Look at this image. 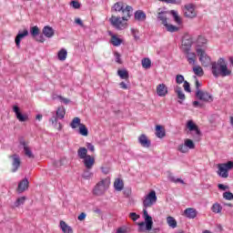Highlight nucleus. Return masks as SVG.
<instances>
[{
	"mask_svg": "<svg viewBox=\"0 0 233 233\" xmlns=\"http://www.w3.org/2000/svg\"><path fill=\"white\" fill-rule=\"evenodd\" d=\"M116 233H128V228L127 227H120L116 229Z\"/></svg>",
	"mask_w": 233,
	"mask_h": 233,
	"instance_id": "6e6d98bb",
	"label": "nucleus"
},
{
	"mask_svg": "<svg viewBox=\"0 0 233 233\" xmlns=\"http://www.w3.org/2000/svg\"><path fill=\"white\" fill-rule=\"evenodd\" d=\"M136 21H147V14L143 10H137L135 12Z\"/></svg>",
	"mask_w": 233,
	"mask_h": 233,
	"instance_id": "b1692460",
	"label": "nucleus"
},
{
	"mask_svg": "<svg viewBox=\"0 0 233 233\" xmlns=\"http://www.w3.org/2000/svg\"><path fill=\"white\" fill-rule=\"evenodd\" d=\"M157 203V195L155 190H151L147 195H146L143 198V218L145 221L139 222L138 232H147L152 230V227H154V220H152V217L148 215V210L147 208H150V207H154Z\"/></svg>",
	"mask_w": 233,
	"mask_h": 233,
	"instance_id": "f257e3e1",
	"label": "nucleus"
},
{
	"mask_svg": "<svg viewBox=\"0 0 233 233\" xmlns=\"http://www.w3.org/2000/svg\"><path fill=\"white\" fill-rule=\"evenodd\" d=\"M86 148L87 149V150H89V152H96V147L94 146V144H92V143H90V142H87L86 144Z\"/></svg>",
	"mask_w": 233,
	"mask_h": 233,
	"instance_id": "864d4df0",
	"label": "nucleus"
},
{
	"mask_svg": "<svg viewBox=\"0 0 233 233\" xmlns=\"http://www.w3.org/2000/svg\"><path fill=\"white\" fill-rule=\"evenodd\" d=\"M185 76L183 75H177L176 76V83L177 85H181L182 83H185Z\"/></svg>",
	"mask_w": 233,
	"mask_h": 233,
	"instance_id": "3c124183",
	"label": "nucleus"
},
{
	"mask_svg": "<svg viewBox=\"0 0 233 233\" xmlns=\"http://www.w3.org/2000/svg\"><path fill=\"white\" fill-rule=\"evenodd\" d=\"M211 74L213 77L218 79L219 76L221 77H227L232 74V71L229 70L227 64H225V58L220 57L217 62L211 63Z\"/></svg>",
	"mask_w": 233,
	"mask_h": 233,
	"instance_id": "f03ea898",
	"label": "nucleus"
},
{
	"mask_svg": "<svg viewBox=\"0 0 233 233\" xmlns=\"http://www.w3.org/2000/svg\"><path fill=\"white\" fill-rule=\"evenodd\" d=\"M70 5L75 8V10H78V8H81V4L76 0L71 1Z\"/></svg>",
	"mask_w": 233,
	"mask_h": 233,
	"instance_id": "603ef678",
	"label": "nucleus"
},
{
	"mask_svg": "<svg viewBox=\"0 0 233 233\" xmlns=\"http://www.w3.org/2000/svg\"><path fill=\"white\" fill-rule=\"evenodd\" d=\"M11 158L13 159V169L12 172H15L16 170H19V167H21V157L17 154H14L11 156Z\"/></svg>",
	"mask_w": 233,
	"mask_h": 233,
	"instance_id": "6ab92c4d",
	"label": "nucleus"
},
{
	"mask_svg": "<svg viewBox=\"0 0 233 233\" xmlns=\"http://www.w3.org/2000/svg\"><path fill=\"white\" fill-rule=\"evenodd\" d=\"M42 34L45 35V37H47V39H52L54 35H56V30L50 25L44 26L42 30Z\"/></svg>",
	"mask_w": 233,
	"mask_h": 233,
	"instance_id": "f3484780",
	"label": "nucleus"
},
{
	"mask_svg": "<svg viewBox=\"0 0 233 233\" xmlns=\"http://www.w3.org/2000/svg\"><path fill=\"white\" fill-rule=\"evenodd\" d=\"M134 12V8L131 6V11L128 12H122L123 16H122V20L123 21H128L129 17H132V13Z\"/></svg>",
	"mask_w": 233,
	"mask_h": 233,
	"instance_id": "a18cd8bd",
	"label": "nucleus"
},
{
	"mask_svg": "<svg viewBox=\"0 0 233 233\" xmlns=\"http://www.w3.org/2000/svg\"><path fill=\"white\" fill-rule=\"evenodd\" d=\"M59 101H61V103H64V105H68V103H70V99L63 97L61 96H57Z\"/></svg>",
	"mask_w": 233,
	"mask_h": 233,
	"instance_id": "13d9d810",
	"label": "nucleus"
},
{
	"mask_svg": "<svg viewBox=\"0 0 233 233\" xmlns=\"http://www.w3.org/2000/svg\"><path fill=\"white\" fill-rule=\"evenodd\" d=\"M91 169L86 168L82 174L83 179H90L92 176H94V173L90 171Z\"/></svg>",
	"mask_w": 233,
	"mask_h": 233,
	"instance_id": "ea45409f",
	"label": "nucleus"
},
{
	"mask_svg": "<svg viewBox=\"0 0 233 233\" xmlns=\"http://www.w3.org/2000/svg\"><path fill=\"white\" fill-rule=\"evenodd\" d=\"M77 219H78V221H83V220L86 219V213L82 212V213L78 216Z\"/></svg>",
	"mask_w": 233,
	"mask_h": 233,
	"instance_id": "bf43d9fd",
	"label": "nucleus"
},
{
	"mask_svg": "<svg viewBox=\"0 0 233 233\" xmlns=\"http://www.w3.org/2000/svg\"><path fill=\"white\" fill-rule=\"evenodd\" d=\"M162 3H167V5H181V0H159Z\"/></svg>",
	"mask_w": 233,
	"mask_h": 233,
	"instance_id": "8fccbe9b",
	"label": "nucleus"
},
{
	"mask_svg": "<svg viewBox=\"0 0 233 233\" xmlns=\"http://www.w3.org/2000/svg\"><path fill=\"white\" fill-rule=\"evenodd\" d=\"M111 25L116 28V30H121V26H123V17L120 16H111L109 19Z\"/></svg>",
	"mask_w": 233,
	"mask_h": 233,
	"instance_id": "ddd939ff",
	"label": "nucleus"
},
{
	"mask_svg": "<svg viewBox=\"0 0 233 233\" xmlns=\"http://www.w3.org/2000/svg\"><path fill=\"white\" fill-rule=\"evenodd\" d=\"M121 43H123V39L117 37V35H113L111 36V44L113 46H120Z\"/></svg>",
	"mask_w": 233,
	"mask_h": 233,
	"instance_id": "7c9ffc66",
	"label": "nucleus"
},
{
	"mask_svg": "<svg viewBox=\"0 0 233 233\" xmlns=\"http://www.w3.org/2000/svg\"><path fill=\"white\" fill-rule=\"evenodd\" d=\"M168 94V87L165 84H159L157 86V96L159 97H165Z\"/></svg>",
	"mask_w": 233,
	"mask_h": 233,
	"instance_id": "4468645a",
	"label": "nucleus"
},
{
	"mask_svg": "<svg viewBox=\"0 0 233 233\" xmlns=\"http://www.w3.org/2000/svg\"><path fill=\"white\" fill-rule=\"evenodd\" d=\"M119 86H120V88H123V90H127L128 89V86L125 82H121L119 84Z\"/></svg>",
	"mask_w": 233,
	"mask_h": 233,
	"instance_id": "0e129e2a",
	"label": "nucleus"
},
{
	"mask_svg": "<svg viewBox=\"0 0 233 233\" xmlns=\"http://www.w3.org/2000/svg\"><path fill=\"white\" fill-rule=\"evenodd\" d=\"M194 40H192V37L188 35H185L182 39L181 50L187 55L186 59L189 65H196V54L191 52Z\"/></svg>",
	"mask_w": 233,
	"mask_h": 233,
	"instance_id": "7ed1b4c3",
	"label": "nucleus"
},
{
	"mask_svg": "<svg viewBox=\"0 0 233 233\" xmlns=\"http://www.w3.org/2000/svg\"><path fill=\"white\" fill-rule=\"evenodd\" d=\"M224 199H227L228 201H232L233 199V194L230 191H226L223 193Z\"/></svg>",
	"mask_w": 233,
	"mask_h": 233,
	"instance_id": "de8ad7c7",
	"label": "nucleus"
},
{
	"mask_svg": "<svg viewBox=\"0 0 233 233\" xmlns=\"http://www.w3.org/2000/svg\"><path fill=\"white\" fill-rule=\"evenodd\" d=\"M169 181H171V183H180V185H185V181L181 178H177L174 176H169L168 177Z\"/></svg>",
	"mask_w": 233,
	"mask_h": 233,
	"instance_id": "c03bdc74",
	"label": "nucleus"
},
{
	"mask_svg": "<svg viewBox=\"0 0 233 233\" xmlns=\"http://www.w3.org/2000/svg\"><path fill=\"white\" fill-rule=\"evenodd\" d=\"M164 26L166 27L167 32H170L171 34H174L175 32H179V27L174 25L166 24V25Z\"/></svg>",
	"mask_w": 233,
	"mask_h": 233,
	"instance_id": "2f4dec72",
	"label": "nucleus"
},
{
	"mask_svg": "<svg viewBox=\"0 0 233 233\" xmlns=\"http://www.w3.org/2000/svg\"><path fill=\"white\" fill-rule=\"evenodd\" d=\"M30 34L32 37H37V35H39V27H37V25L31 27Z\"/></svg>",
	"mask_w": 233,
	"mask_h": 233,
	"instance_id": "79ce46f5",
	"label": "nucleus"
},
{
	"mask_svg": "<svg viewBox=\"0 0 233 233\" xmlns=\"http://www.w3.org/2000/svg\"><path fill=\"white\" fill-rule=\"evenodd\" d=\"M88 149L86 147H79L77 150V157L79 159H85L86 157H88Z\"/></svg>",
	"mask_w": 233,
	"mask_h": 233,
	"instance_id": "a878e982",
	"label": "nucleus"
},
{
	"mask_svg": "<svg viewBox=\"0 0 233 233\" xmlns=\"http://www.w3.org/2000/svg\"><path fill=\"white\" fill-rule=\"evenodd\" d=\"M28 178H24L18 183L17 192L18 194H23L25 190L28 189Z\"/></svg>",
	"mask_w": 233,
	"mask_h": 233,
	"instance_id": "4be33fe9",
	"label": "nucleus"
},
{
	"mask_svg": "<svg viewBox=\"0 0 233 233\" xmlns=\"http://www.w3.org/2000/svg\"><path fill=\"white\" fill-rule=\"evenodd\" d=\"M37 41L39 43H45V36H43V35H40L37 38Z\"/></svg>",
	"mask_w": 233,
	"mask_h": 233,
	"instance_id": "338daca9",
	"label": "nucleus"
},
{
	"mask_svg": "<svg viewBox=\"0 0 233 233\" xmlns=\"http://www.w3.org/2000/svg\"><path fill=\"white\" fill-rule=\"evenodd\" d=\"M20 146L23 147L25 156L30 159H34V153H32V149L26 146V141H25V139L20 140Z\"/></svg>",
	"mask_w": 233,
	"mask_h": 233,
	"instance_id": "aec40b11",
	"label": "nucleus"
},
{
	"mask_svg": "<svg viewBox=\"0 0 233 233\" xmlns=\"http://www.w3.org/2000/svg\"><path fill=\"white\" fill-rule=\"evenodd\" d=\"M156 136H157V137H159L160 139H162V137H165V136H167V133L165 132L163 126L157 125L156 127Z\"/></svg>",
	"mask_w": 233,
	"mask_h": 233,
	"instance_id": "cd10ccee",
	"label": "nucleus"
},
{
	"mask_svg": "<svg viewBox=\"0 0 233 233\" xmlns=\"http://www.w3.org/2000/svg\"><path fill=\"white\" fill-rule=\"evenodd\" d=\"M184 90L188 93L192 92V89L190 88V83H188L187 80L184 81Z\"/></svg>",
	"mask_w": 233,
	"mask_h": 233,
	"instance_id": "5fc2aeb1",
	"label": "nucleus"
},
{
	"mask_svg": "<svg viewBox=\"0 0 233 233\" xmlns=\"http://www.w3.org/2000/svg\"><path fill=\"white\" fill-rule=\"evenodd\" d=\"M117 74L120 79H128L129 77L128 71H127V69H119Z\"/></svg>",
	"mask_w": 233,
	"mask_h": 233,
	"instance_id": "4c0bfd02",
	"label": "nucleus"
},
{
	"mask_svg": "<svg viewBox=\"0 0 233 233\" xmlns=\"http://www.w3.org/2000/svg\"><path fill=\"white\" fill-rule=\"evenodd\" d=\"M178 152H181L182 154H187L188 152V148L187 147L186 144H180L177 148Z\"/></svg>",
	"mask_w": 233,
	"mask_h": 233,
	"instance_id": "09e8293b",
	"label": "nucleus"
},
{
	"mask_svg": "<svg viewBox=\"0 0 233 233\" xmlns=\"http://www.w3.org/2000/svg\"><path fill=\"white\" fill-rule=\"evenodd\" d=\"M187 128L190 132H195L197 136H201V130H199V127H198V125H196V123H194L193 120H188L187 122Z\"/></svg>",
	"mask_w": 233,
	"mask_h": 233,
	"instance_id": "a211bd4d",
	"label": "nucleus"
},
{
	"mask_svg": "<svg viewBox=\"0 0 233 233\" xmlns=\"http://www.w3.org/2000/svg\"><path fill=\"white\" fill-rule=\"evenodd\" d=\"M81 125L83 124L81 123V118L79 117H75L70 123V127L73 129L77 128V127H81Z\"/></svg>",
	"mask_w": 233,
	"mask_h": 233,
	"instance_id": "f704fd0d",
	"label": "nucleus"
},
{
	"mask_svg": "<svg viewBox=\"0 0 233 233\" xmlns=\"http://www.w3.org/2000/svg\"><path fill=\"white\" fill-rule=\"evenodd\" d=\"M66 114V110L63 106H59L56 109V114L54 115L50 119L49 123L55 127V128L61 131L63 129V125H61V122H58V119H65V116Z\"/></svg>",
	"mask_w": 233,
	"mask_h": 233,
	"instance_id": "20e7f679",
	"label": "nucleus"
},
{
	"mask_svg": "<svg viewBox=\"0 0 233 233\" xmlns=\"http://www.w3.org/2000/svg\"><path fill=\"white\" fill-rule=\"evenodd\" d=\"M184 144L186 145L187 148H189L190 150L196 148V144H194V141L191 139H186Z\"/></svg>",
	"mask_w": 233,
	"mask_h": 233,
	"instance_id": "37998d69",
	"label": "nucleus"
},
{
	"mask_svg": "<svg viewBox=\"0 0 233 233\" xmlns=\"http://www.w3.org/2000/svg\"><path fill=\"white\" fill-rule=\"evenodd\" d=\"M157 21H161L162 25L165 26L167 24H168L167 20V12L161 11L157 14Z\"/></svg>",
	"mask_w": 233,
	"mask_h": 233,
	"instance_id": "bb28decb",
	"label": "nucleus"
},
{
	"mask_svg": "<svg viewBox=\"0 0 233 233\" xmlns=\"http://www.w3.org/2000/svg\"><path fill=\"white\" fill-rule=\"evenodd\" d=\"M184 214L188 219H196L198 217V210L194 208H187L184 210Z\"/></svg>",
	"mask_w": 233,
	"mask_h": 233,
	"instance_id": "412c9836",
	"label": "nucleus"
},
{
	"mask_svg": "<svg viewBox=\"0 0 233 233\" xmlns=\"http://www.w3.org/2000/svg\"><path fill=\"white\" fill-rule=\"evenodd\" d=\"M196 52L198 56H199V61L203 66H208L210 65L211 58L207 55L205 50L201 48V45L197 46Z\"/></svg>",
	"mask_w": 233,
	"mask_h": 233,
	"instance_id": "0eeeda50",
	"label": "nucleus"
},
{
	"mask_svg": "<svg viewBox=\"0 0 233 233\" xmlns=\"http://www.w3.org/2000/svg\"><path fill=\"white\" fill-rule=\"evenodd\" d=\"M28 35V30L25 29L23 32L19 31L15 38V43L17 48H21V40Z\"/></svg>",
	"mask_w": 233,
	"mask_h": 233,
	"instance_id": "dca6fc26",
	"label": "nucleus"
},
{
	"mask_svg": "<svg viewBox=\"0 0 233 233\" xmlns=\"http://www.w3.org/2000/svg\"><path fill=\"white\" fill-rule=\"evenodd\" d=\"M196 97H198V99H199L200 101H205L206 103H212L214 101L212 95L207 92H203L201 90H198L196 92Z\"/></svg>",
	"mask_w": 233,
	"mask_h": 233,
	"instance_id": "1a4fd4ad",
	"label": "nucleus"
},
{
	"mask_svg": "<svg viewBox=\"0 0 233 233\" xmlns=\"http://www.w3.org/2000/svg\"><path fill=\"white\" fill-rule=\"evenodd\" d=\"M129 218H131L133 221H137V219H139V215H137L136 212H131L129 214Z\"/></svg>",
	"mask_w": 233,
	"mask_h": 233,
	"instance_id": "4d7b16f0",
	"label": "nucleus"
},
{
	"mask_svg": "<svg viewBox=\"0 0 233 233\" xmlns=\"http://www.w3.org/2000/svg\"><path fill=\"white\" fill-rule=\"evenodd\" d=\"M193 72L196 76H198V77H201L205 72L203 71V68L199 66L193 67Z\"/></svg>",
	"mask_w": 233,
	"mask_h": 233,
	"instance_id": "a19ab883",
	"label": "nucleus"
},
{
	"mask_svg": "<svg viewBox=\"0 0 233 233\" xmlns=\"http://www.w3.org/2000/svg\"><path fill=\"white\" fill-rule=\"evenodd\" d=\"M101 170H102V173L103 174H110V167H101Z\"/></svg>",
	"mask_w": 233,
	"mask_h": 233,
	"instance_id": "680f3d73",
	"label": "nucleus"
},
{
	"mask_svg": "<svg viewBox=\"0 0 233 233\" xmlns=\"http://www.w3.org/2000/svg\"><path fill=\"white\" fill-rule=\"evenodd\" d=\"M75 23H76V25H79V26H83V20H81V18H76V19L75 20Z\"/></svg>",
	"mask_w": 233,
	"mask_h": 233,
	"instance_id": "69168bd1",
	"label": "nucleus"
},
{
	"mask_svg": "<svg viewBox=\"0 0 233 233\" xmlns=\"http://www.w3.org/2000/svg\"><path fill=\"white\" fill-rule=\"evenodd\" d=\"M13 111L15 112L18 121H20L21 123H25V121L28 119V116L23 115L17 106H13Z\"/></svg>",
	"mask_w": 233,
	"mask_h": 233,
	"instance_id": "2eb2a0df",
	"label": "nucleus"
},
{
	"mask_svg": "<svg viewBox=\"0 0 233 233\" xmlns=\"http://www.w3.org/2000/svg\"><path fill=\"white\" fill-rule=\"evenodd\" d=\"M138 143L144 148H150V145H152V142L150 141V139H148V137H147V135L145 134H142L138 137Z\"/></svg>",
	"mask_w": 233,
	"mask_h": 233,
	"instance_id": "9b49d317",
	"label": "nucleus"
},
{
	"mask_svg": "<svg viewBox=\"0 0 233 233\" xmlns=\"http://www.w3.org/2000/svg\"><path fill=\"white\" fill-rule=\"evenodd\" d=\"M211 210L212 212H214L215 214H219L221 212V210H223V207H221V205H219L218 203H215L212 207H211Z\"/></svg>",
	"mask_w": 233,
	"mask_h": 233,
	"instance_id": "58836bf2",
	"label": "nucleus"
},
{
	"mask_svg": "<svg viewBox=\"0 0 233 233\" xmlns=\"http://www.w3.org/2000/svg\"><path fill=\"white\" fill-rule=\"evenodd\" d=\"M218 175L220 177L227 178L228 177V170H232L233 168V161H228L227 163L218 164Z\"/></svg>",
	"mask_w": 233,
	"mask_h": 233,
	"instance_id": "423d86ee",
	"label": "nucleus"
},
{
	"mask_svg": "<svg viewBox=\"0 0 233 233\" xmlns=\"http://www.w3.org/2000/svg\"><path fill=\"white\" fill-rule=\"evenodd\" d=\"M193 106H194L195 108H198V107L201 106V105L199 104V101H194V102H193Z\"/></svg>",
	"mask_w": 233,
	"mask_h": 233,
	"instance_id": "774afa93",
	"label": "nucleus"
},
{
	"mask_svg": "<svg viewBox=\"0 0 233 233\" xmlns=\"http://www.w3.org/2000/svg\"><path fill=\"white\" fill-rule=\"evenodd\" d=\"M218 187L219 190H227L228 188V186H226L224 184H218Z\"/></svg>",
	"mask_w": 233,
	"mask_h": 233,
	"instance_id": "e2e57ef3",
	"label": "nucleus"
},
{
	"mask_svg": "<svg viewBox=\"0 0 233 233\" xmlns=\"http://www.w3.org/2000/svg\"><path fill=\"white\" fill-rule=\"evenodd\" d=\"M78 134L86 137V136H88V127H86L85 124L80 125Z\"/></svg>",
	"mask_w": 233,
	"mask_h": 233,
	"instance_id": "72a5a7b5",
	"label": "nucleus"
},
{
	"mask_svg": "<svg viewBox=\"0 0 233 233\" xmlns=\"http://www.w3.org/2000/svg\"><path fill=\"white\" fill-rule=\"evenodd\" d=\"M198 43H202V45H207V40L202 35H199L198 38Z\"/></svg>",
	"mask_w": 233,
	"mask_h": 233,
	"instance_id": "052dcab7",
	"label": "nucleus"
},
{
	"mask_svg": "<svg viewBox=\"0 0 233 233\" xmlns=\"http://www.w3.org/2000/svg\"><path fill=\"white\" fill-rule=\"evenodd\" d=\"M114 188L116 192H121L125 188V183L121 178H116L114 182Z\"/></svg>",
	"mask_w": 233,
	"mask_h": 233,
	"instance_id": "393cba45",
	"label": "nucleus"
},
{
	"mask_svg": "<svg viewBox=\"0 0 233 233\" xmlns=\"http://www.w3.org/2000/svg\"><path fill=\"white\" fill-rule=\"evenodd\" d=\"M111 10H112V12H127V15H128L130 14L131 10H132V6L131 5H127L125 7V3L116 2L112 6Z\"/></svg>",
	"mask_w": 233,
	"mask_h": 233,
	"instance_id": "6e6552de",
	"label": "nucleus"
},
{
	"mask_svg": "<svg viewBox=\"0 0 233 233\" xmlns=\"http://www.w3.org/2000/svg\"><path fill=\"white\" fill-rule=\"evenodd\" d=\"M108 188H110V178H103L93 188V194L94 196H104Z\"/></svg>",
	"mask_w": 233,
	"mask_h": 233,
	"instance_id": "39448f33",
	"label": "nucleus"
},
{
	"mask_svg": "<svg viewBox=\"0 0 233 233\" xmlns=\"http://www.w3.org/2000/svg\"><path fill=\"white\" fill-rule=\"evenodd\" d=\"M83 165L85 168L92 169L94 168V165H96V158L89 155L83 159Z\"/></svg>",
	"mask_w": 233,
	"mask_h": 233,
	"instance_id": "f8f14e48",
	"label": "nucleus"
},
{
	"mask_svg": "<svg viewBox=\"0 0 233 233\" xmlns=\"http://www.w3.org/2000/svg\"><path fill=\"white\" fill-rule=\"evenodd\" d=\"M67 56H68V51H66V49H65V48H62L57 53V57H58L59 61H66Z\"/></svg>",
	"mask_w": 233,
	"mask_h": 233,
	"instance_id": "c756f323",
	"label": "nucleus"
},
{
	"mask_svg": "<svg viewBox=\"0 0 233 233\" xmlns=\"http://www.w3.org/2000/svg\"><path fill=\"white\" fill-rule=\"evenodd\" d=\"M142 66L147 70L152 66V61L148 57H145L142 59Z\"/></svg>",
	"mask_w": 233,
	"mask_h": 233,
	"instance_id": "e433bc0d",
	"label": "nucleus"
},
{
	"mask_svg": "<svg viewBox=\"0 0 233 233\" xmlns=\"http://www.w3.org/2000/svg\"><path fill=\"white\" fill-rule=\"evenodd\" d=\"M167 222L170 228H176L177 227V221L173 217H167Z\"/></svg>",
	"mask_w": 233,
	"mask_h": 233,
	"instance_id": "473e14b6",
	"label": "nucleus"
},
{
	"mask_svg": "<svg viewBox=\"0 0 233 233\" xmlns=\"http://www.w3.org/2000/svg\"><path fill=\"white\" fill-rule=\"evenodd\" d=\"M185 15L186 17H189L190 19H194L198 14L196 13V9L194 8V5L192 4L186 5H185Z\"/></svg>",
	"mask_w": 233,
	"mask_h": 233,
	"instance_id": "9d476101",
	"label": "nucleus"
},
{
	"mask_svg": "<svg viewBox=\"0 0 233 233\" xmlns=\"http://www.w3.org/2000/svg\"><path fill=\"white\" fill-rule=\"evenodd\" d=\"M170 15L174 18V21L177 23V25H181V17H179V15H177V11L171 10Z\"/></svg>",
	"mask_w": 233,
	"mask_h": 233,
	"instance_id": "c9c22d12",
	"label": "nucleus"
},
{
	"mask_svg": "<svg viewBox=\"0 0 233 233\" xmlns=\"http://www.w3.org/2000/svg\"><path fill=\"white\" fill-rule=\"evenodd\" d=\"M175 92L177 95V97L179 98L178 103L179 105H183V101H185L186 96H185V93H183V89L181 88V86H177L175 88Z\"/></svg>",
	"mask_w": 233,
	"mask_h": 233,
	"instance_id": "5701e85b",
	"label": "nucleus"
},
{
	"mask_svg": "<svg viewBox=\"0 0 233 233\" xmlns=\"http://www.w3.org/2000/svg\"><path fill=\"white\" fill-rule=\"evenodd\" d=\"M60 228L62 232L64 233H74V230L72 229V227L67 226L65 221H60Z\"/></svg>",
	"mask_w": 233,
	"mask_h": 233,
	"instance_id": "c85d7f7f",
	"label": "nucleus"
},
{
	"mask_svg": "<svg viewBox=\"0 0 233 233\" xmlns=\"http://www.w3.org/2000/svg\"><path fill=\"white\" fill-rule=\"evenodd\" d=\"M25 201H26V197L18 198L15 202V207H21V205H25Z\"/></svg>",
	"mask_w": 233,
	"mask_h": 233,
	"instance_id": "49530a36",
	"label": "nucleus"
}]
</instances>
